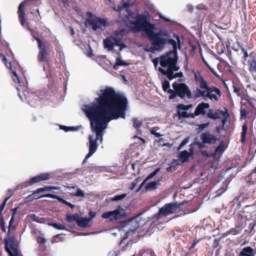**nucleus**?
Segmentation results:
<instances>
[{"label":"nucleus","instance_id":"nucleus-1","mask_svg":"<svg viewBox=\"0 0 256 256\" xmlns=\"http://www.w3.org/2000/svg\"><path fill=\"white\" fill-rule=\"evenodd\" d=\"M97 94L98 97L95 98V102L82 106L90 122L93 132L88 136L89 152L83 164L96 152L99 145L98 142H102L104 131L108 122L112 120L126 118L128 102L125 96L116 94L113 88L108 87L100 90Z\"/></svg>","mask_w":256,"mask_h":256},{"label":"nucleus","instance_id":"nucleus-2","mask_svg":"<svg viewBox=\"0 0 256 256\" xmlns=\"http://www.w3.org/2000/svg\"><path fill=\"white\" fill-rule=\"evenodd\" d=\"M131 30L134 32H144L152 44L148 51L154 52H160L166 46V44L172 45L174 52H177V49L181 48V40L178 35L174 33L173 38H170L168 32L161 30L158 32H154V24L150 23L144 16H139L131 23Z\"/></svg>","mask_w":256,"mask_h":256},{"label":"nucleus","instance_id":"nucleus-3","mask_svg":"<svg viewBox=\"0 0 256 256\" xmlns=\"http://www.w3.org/2000/svg\"><path fill=\"white\" fill-rule=\"evenodd\" d=\"M2 55L1 54V57ZM2 62L6 66L12 70L14 78H12L14 82H17L20 86H16V88L18 92V95L22 102H26L29 103L32 106H34L37 104V101L40 98L36 93H30L28 90L27 82L24 78V79L18 76L16 72L12 68L11 60L9 58L2 56Z\"/></svg>","mask_w":256,"mask_h":256},{"label":"nucleus","instance_id":"nucleus-4","mask_svg":"<svg viewBox=\"0 0 256 256\" xmlns=\"http://www.w3.org/2000/svg\"><path fill=\"white\" fill-rule=\"evenodd\" d=\"M160 64L163 68H166V70L162 68H158V71L163 75L166 76L170 80H172L176 78L183 76L182 72L174 74V72L178 71L180 66H177L178 54L176 52L169 51L165 54L160 56Z\"/></svg>","mask_w":256,"mask_h":256},{"label":"nucleus","instance_id":"nucleus-5","mask_svg":"<svg viewBox=\"0 0 256 256\" xmlns=\"http://www.w3.org/2000/svg\"><path fill=\"white\" fill-rule=\"evenodd\" d=\"M194 80L199 86V88H197L195 91L196 98L202 97L204 100L208 98L212 100L218 101V96H221V92L219 88L214 86H209L199 73L194 74Z\"/></svg>","mask_w":256,"mask_h":256},{"label":"nucleus","instance_id":"nucleus-6","mask_svg":"<svg viewBox=\"0 0 256 256\" xmlns=\"http://www.w3.org/2000/svg\"><path fill=\"white\" fill-rule=\"evenodd\" d=\"M172 86L174 90H168V93L170 94L169 96L170 100L175 98L176 96L183 99H191L192 98L191 92L185 84L175 82L172 84Z\"/></svg>","mask_w":256,"mask_h":256},{"label":"nucleus","instance_id":"nucleus-7","mask_svg":"<svg viewBox=\"0 0 256 256\" xmlns=\"http://www.w3.org/2000/svg\"><path fill=\"white\" fill-rule=\"evenodd\" d=\"M87 16L88 18L86 22L94 31H102L104 29L106 25V20L104 18L93 16L90 12L87 13Z\"/></svg>","mask_w":256,"mask_h":256},{"label":"nucleus","instance_id":"nucleus-8","mask_svg":"<svg viewBox=\"0 0 256 256\" xmlns=\"http://www.w3.org/2000/svg\"><path fill=\"white\" fill-rule=\"evenodd\" d=\"M182 203H168L165 204L162 208H161L158 214H156L153 216L154 220H158L162 216H166L168 214H172L176 212L180 206L182 205Z\"/></svg>","mask_w":256,"mask_h":256},{"label":"nucleus","instance_id":"nucleus-9","mask_svg":"<svg viewBox=\"0 0 256 256\" xmlns=\"http://www.w3.org/2000/svg\"><path fill=\"white\" fill-rule=\"evenodd\" d=\"M40 0H26L20 4L18 12V19L22 26H24L25 24V14L24 10V6L35 7L38 6Z\"/></svg>","mask_w":256,"mask_h":256},{"label":"nucleus","instance_id":"nucleus-10","mask_svg":"<svg viewBox=\"0 0 256 256\" xmlns=\"http://www.w3.org/2000/svg\"><path fill=\"white\" fill-rule=\"evenodd\" d=\"M5 249L10 256H22L19 252L18 244L12 240H6Z\"/></svg>","mask_w":256,"mask_h":256},{"label":"nucleus","instance_id":"nucleus-11","mask_svg":"<svg viewBox=\"0 0 256 256\" xmlns=\"http://www.w3.org/2000/svg\"><path fill=\"white\" fill-rule=\"evenodd\" d=\"M139 224L138 221L134 219L132 220L126 224L122 227V230H119V232H120L122 231H124L125 232L124 238H126L129 234H134Z\"/></svg>","mask_w":256,"mask_h":256},{"label":"nucleus","instance_id":"nucleus-12","mask_svg":"<svg viewBox=\"0 0 256 256\" xmlns=\"http://www.w3.org/2000/svg\"><path fill=\"white\" fill-rule=\"evenodd\" d=\"M34 38L37 41L38 43V47L40 49V51L38 54V61L48 62V54L46 52L45 44L41 41V40L38 38L35 37L34 36Z\"/></svg>","mask_w":256,"mask_h":256},{"label":"nucleus","instance_id":"nucleus-13","mask_svg":"<svg viewBox=\"0 0 256 256\" xmlns=\"http://www.w3.org/2000/svg\"><path fill=\"white\" fill-rule=\"evenodd\" d=\"M49 178L48 174H41L39 175L32 178L28 181L25 182V186H28L34 183H37L43 180H47Z\"/></svg>","mask_w":256,"mask_h":256},{"label":"nucleus","instance_id":"nucleus-14","mask_svg":"<svg viewBox=\"0 0 256 256\" xmlns=\"http://www.w3.org/2000/svg\"><path fill=\"white\" fill-rule=\"evenodd\" d=\"M120 216V210H116L103 213L102 217L104 218L108 219L110 221H113L118 219Z\"/></svg>","mask_w":256,"mask_h":256},{"label":"nucleus","instance_id":"nucleus-15","mask_svg":"<svg viewBox=\"0 0 256 256\" xmlns=\"http://www.w3.org/2000/svg\"><path fill=\"white\" fill-rule=\"evenodd\" d=\"M200 139L204 144H214L217 140L216 138L210 132H203L200 136Z\"/></svg>","mask_w":256,"mask_h":256},{"label":"nucleus","instance_id":"nucleus-16","mask_svg":"<svg viewBox=\"0 0 256 256\" xmlns=\"http://www.w3.org/2000/svg\"><path fill=\"white\" fill-rule=\"evenodd\" d=\"M209 107L210 104L208 103L202 102L201 104H198L196 108L194 113L193 114L194 118L196 116H199L200 114H205V110L209 108Z\"/></svg>","mask_w":256,"mask_h":256},{"label":"nucleus","instance_id":"nucleus-17","mask_svg":"<svg viewBox=\"0 0 256 256\" xmlns=\"http://www.w3.org/2000/svg\"><path fill=\"white\" fill-rule=\"evenodd\" d=\"M134 2V0H122L120 5L118 6V8L116 10H119L120 12L124 10H126L128 13V14L130 16L131 15L130 13L127 10H125V8L133 4Z\"/></svg>","mask_w":256,"mask_h":256},{"label":"nucleus","instance_id":"nucleus-18","mask_svg":"<svg viewBox=\"0 0 256 256\" xmlns=\"http://www.w3.org/2000/svg\"><path fill=\"white\" fill-rule=\"evenodd\" d=\"M255 255L254 249L249 246L244 248L238 254V256H254Z\"/></svg>","mask_w":256,"mask_h":256},{"label":"nucleus","instance_id":"nucleus-19","mask_svg":"<svg viewBox=\"0 0 256 256\" xmlns=\"http://www.w3.org/2000/svg\"><path fill=\"white\" fill-rule=\"evenodd\" d=\"M224 111L222 110H217L216 111H214L210 109L208 112L207 113L206 116L212 120H217L220 118V116Z\"/></svg>","mask_w":256,"mask_h":256},{"label":"nucleus","instance_id":"nucleus-20","mask_svg":"<svg viewBox=\"0 0 256 256\" xmlns=\"http://www.w3.org/2000/svg\"><path fill=\"white\" fill-rule=\"evenodd\" d=\"M192 155V152H189L187 150H184L178 152V160L182 163H184L187 161Z\"/></svg>","mask_w":256,"mask_h":256},{"label":"nucleus","instance_id":"nucleus-21","mask_svg":"<svg viewBox=\"0 0 256 256\" xmlns=\"http://www.w3.org/2000/svg\"><path fill=\"white\" fill-rule=\"evenodd\" d=\"M114 38H108L104 40L103 44L104 48H107L108 50H112L114 46Z\"/></svg>","mask_w":256,"mask_h":256},{"label":"nucleus","instance_id":"nucleus-22","mask_svg":"<svg viewBox=\"0 0 256 256\" xmlns=\"http://www.w3.org/2000/svg\"><path fill=\"white\" fill-rule=\"evenodd\" d=\"M160 179L158 178L157 180H154L150 182L147 183L145 186V188L146 190H156L157 187L160 186Z\"/></svg>","mask_w":256,"mask_h":256},{"label":"nucleus","instance_id":"nucleus-23","mask_svg":"<svg viewBox=\"0 0 256 256\" xmlns=\"http://www.w3.org/2000/svg\"><path fill=\"white\" fill-rule=\"evenodd\" d=\"M226 149V147L224 146V142H221L219 146L215 149L214 152H213L214 157L216 156H221Z\"/></svg>","mask_w":256,"mask_h":256},{"label":"nucleus","instance_id":"nucleus-24","mask_svg":"<svg viewBox=\"0 0 256 256\" xmlns=\"http://www.w3.org/2000/svg\"><path fill=\"white\" fill-rule=\"evenodd\" d=\"M176 116H178V119L182 118H194V116L192 113H188L185 110H180L177 109Z\"/></svg>","mask_w":256,"mask_h":256},{"label":"nucleus","instance_id":"nucleus-25","mask_svg":"<svg viewBox=\"0 0 256 256\" xmlns=\"http://www.w3.org/2000/svg\"><path fill=\"white\" fill-rule=\"evenodd\" d=\"M160 170V168H157L155 170H154L152 172H151L149 175H148L146 178H145V180L141 183L140 186H139L138 188L136 190V192H138L142 188L144 184L146 183V182L148 180L152 178Z\"/></svg>","mask_w":256,"mask_h":256},{"label":"nucleus","instance_id":"nucleus-26","mask_svg":"<svg viewBox=\"0 0 256 256\" xmlns=\"http://www.w3.org/2000/svg\"><path fill=\"white\" fill-rule=\"evenodd\" d=\"M90 221V218H84L80 216L76 223L81 228H86L88 226Z\"/></svg>","mask_w":256,"mask_h":256},{"label":"nucleus","instance_id":"nucleus-27","mask_svg":"<svg viewBox=\"0 0 256 256\" xmlns=\"http://www.w3.org/2000/svg\"><path fill=\"white\" fill-rule=\"evenodd\" d=\"M246 181L250 184H256V167L246 177Z\"/></svg>","mask_w":256,"mask_h":256},{"label":"nucleus","instance_id":"nucleus-28","mask_svg":"<svg viewBox=\"0 0 256 256\" xmlns=\"http://www.w3.org/2000/svg\"><path fill=\"white\" fill-rule=\"evenodd\" d=\"M128 65V64L122 60L120 57H117L115 64L113 66V68L114 70H116L118 68V67L119 66H126Z\"/></svg>","mask_w":256,"mask_h":256},{"label":"nucleus","instance_id":"nucleus-29","mask_svg":"<svg viewBox=\"0 0 256 256\" xmlns=\"http://www.w3.org/2000/svg\"><path fill=\"white\" fill-rule=\"evenodd\" d=\"M60 188L56 186H46L44 188H39L35 191L36 193L42 192L46 191H52L53 190H59Z\"/></svg>","mask_w":256,"mask_h":256},{"label":"nucleus","instance_id":"nucleus-30","mask_svg":"<svg viewBox=\"0 0 256 256\" xmlns=\"http://www.w3.org/2000/svg\"><path fill=\"white\" fill-rule=\"evenodd\" d=\"M248 129L247 124L246 122L242 126V132L241 133V138L240 140L242 143H244L245 142V138L247 134Z\"/></svg>","mask_w":256,"mask_h":256},{"label":"nucleus","instance_id":"nucleus-31","mask_svg":"<svg viewBox=\"0 0 256 256\" xmlns=\"http://www.w3.org/2000/svg\"><path fill=\"white\" fill-rule=\"evenodd\" d=\"M114 44L120 47V50L121 51L123 48L126 47V46L124 44L122 40L118 37L117 38H114Z\"/></svg>","mask_w":256,"mask_h":256},{"label":"nucleus","instance_id":"nucleus-32","mask_svg":"<svg viewBox=\"0 0 256 256\" xmlns=\"http://www.w3.org/2000/svg\"><path fill=\"white\" fill-rule=\"evenodd\" d=\"M242 230V227L240 226H236L235 228H230L228 230V234H232V235H236L240 234Z\"/></svg>","mask_w":256,"mask_h":256},{"label":"nucleus","instance_id":"nucleus-33","mask_svg":"<svg viewBox=\"0 0 256 256\" xmlns=\"http://www.w3.org/2000/svg\"><path fill=\"white\" fill-rule=\"evenodd\" d=\"M60 130H64L66 132L72 131H77L79 129V126H60Z\"/></svg>","mask_w":256,"mask_h":256},{"label":"nucleus","instance_id":"nucleus-34","mask_svg":"<svg viewBox=\"0 0 256 256\" xmlns=\"http://www.w3.org/2000/svg\"><path fill=\"white\" fill-rule=\"evenodd\" d=\"M79 217L80 216L78 214H75L72 215L66 214V220L70 222L73 221H76L77 222Z\"/></svg>","mask_w":256,"mask_h":256},{"label":"nucleus","instance_id":"nucleus-35","mask_svg":"<svg viewBox=\"0 0 256 256\" xmlns=\"http://www.w3.org/2000/svg\"><path fill=\"white\" fill-rule=\"evenodd\" d=\"M133 126L136 128L137 130H140V128L142 125V122L140 120H138V118H134L132 119Z\"/></svg>","mask_w":256,"mask_h":256},{"label":"nucleus","instance_id":"nucleus-36","mask_svg":"<svg viewBox=\"0 0 256 256\" xmlns=\"http://www.w3.org/2000/svg\"><path fill=\"white\" fill-rule=\"evenodd\" d=\"M249 71L250 72H256V59L253 58L250 62Z\"/></svg>","mask_w":256,"mask_h":256},{"label":"nucleus","instance_id":"nucleus-37","mask_svg":"<svg viewBox=\"0 0 256 256\" xmlns=\"http://www.w3.org/2000/svg\"><path fill=\"white\" fill-rule=\"evenodd\" d=\"M192 107V104L184 105V104H179L177 106L176 108L178 110H187Z\"/></svg>","mask_w":256,"mask_h":256},{"label":"nucleus","instance_id":"nucleus-38","mask_svg":"<svg viewBox=\"0 0 256 256\" xmlns=\"http://www.w3.org/2000/svg\"><path fill=\"white\" fill-rule=\"evenodd\" d=\"M50 226H52L54 228L58 230H66V227L63 224L60 223H51L49 224Z\"/></svg>","mask_w":256,"mask_h":256},{"label":"nucleus","instance_id":"nucleus-39","mask_svg":"<svg viewBox=\"0 0 256 256\" xmlns=\"http://www.w3.org/2000/svg\"><path fill=\"white\" fill-rule=\"evenodd\" d=\"M8 192H10V194L6 198H4V202L1 204V212L2 211V210H4V208L5 207V206L6 205V202L10 198L13 194V193L10 190H8Z\"/></svg>","mask_w":256,"mask_h":256},{"label":"nucleus","instance_id":"nucleus-40","mask_svg":"<svg viewBox=\"0 0 256 256\" xmlns=\"http://www.w3.org/2000/svg\"><path fill=\"white\" fill-rule=\"evenodd\" d=\"M162 87L163 90L164 92H168V90H170V84L168 80H164L162 82Z\"/></svg>","mask_w":256,"mask_h":256},{"label":"nucleus","instance_id":"nucleus-41","mask_svg":"<svg viewBox=\"0 0 256 256\" xmlns=\"http://www.w3.org/2000/svg\"><path fill=\"white\" fill-rule=\"evenodd\" d=\"M71 195L76 197L82 198H84L85 196L84 192L79 188H77L76 192L75 194H72Z\"/></svg>","mask_w":256,"mask_h":256},{"label":"nucleus","instance_id":"nucleus-42","mask_svg":"<svg viewBox=\"0 0 256 256\" xmlns=\"http://www.w3.org/2000/svg\"><path fill=\"white\" fill-rule=\"evenodd\" d=\"M222 116L224 117V118L222 120V124H224L228 119L229 118V114L226 108H224V111L222 114Z\"/></svg>","mask_w":256,"mask_h":256},{"label":"nucleus","instance_id":"nucleus-43","mask_svg":"<svg viewBox=\"0 0 256 256\" xmlns=\"http://www.w3.org/2000/svg\"><path fill=\"white\" fill-rule=\"evenodd\" d=\"M126 196V194H122L120 195H118L111 198L112 201H119L125 198Z\"/></svg>","mask_w":256,"mask_h":256},{"label":"nucleus","instance_id":"nucleus-44","mask_svg":"<svg viewBox=\"0 0 256 256\" xmlns=\"http://www.w3.org/2000/svg\"><path fill=\"white\" fill-rule=\"evenodd\" d=\"M127 33L126 30L124 29L118 30L115 32V34L118 36H124Z\"/></svg>","mask_w":256,"mask_h":256},{"label":"nucleus","instance_id":"nucleus-45","mask_svg":"<svg viewBox=\"0 0 256 256\" xmlns=\"http://www.w3.org/2000/svg\"><path fill=\"white\" fill-rule=\"evenodd\" d=\"M201 153L204 156H206L207 158H210V157H214V154L213 152H208L206 150H202V151Z\"/></svg>","mask_w":256,"mask_h":256},{"label":"nucleus","instance_id":"nucleus-46","mask_svg":"<svg viewBox=\"0 0 256 256\" xmlns=\"http://www.w3.org/2000/svg\"><path fill=\"white\" fill-rule=\"evenodd\" d=\"M209 125V123H205V124H202L200 125H198V132H200L204 128L208 127Z\"/></svg>","mask_w":256,"mask_h":256},{"label":"nucleus","instance_id":"nucleus-47","mask_svg":"<svg viewBox=\"0 0 256 256\" xmlns=\"http://www.w3.org/2000/svg\"><path fill=\"white\" fill-rule=\"evenodd\" d=\"M57 196H56V195H54V194H46L42 196L40 198H52L53 199H56Z\"/></svg>","mask_w":256,"mask_h":256},{"label":"nucleus","instance_id":"nucleus-48","mask_svg":"<svg viewBox=\"0 0 256 256\" xmlns=\"http://www.w3.org/2000/svg\"><path fill=\"white\" fill-rule=\"evenodd\" d=\"M222 190L220 189H219L218 190V191H220V193L221 194V193H223L224 192L226 189H227V188H228V184H227V182H224L223 184H222Z\"/></svg>","mask_w":256,"mask_h":256},{"label":"nucleus","instance_id":"nucleus-49","mask_svg":"<svg viewBox=\"0 0 256 256\" xmlns=\"http://www.w3.org/2000/svg\"><path fill=\"white\" fill-rule=\"evenodd\" d=\"M14 220V215L12 216V218H10V220L9 222V226H8V232H10V230L12 228L14 229V226H12V224L13 222V221Z\"/></svg>","mask_w":256,"mask_h":256},{"label":"nucleus","instance_id":"nucleus-50","mask_svg":"<svg viewBox=\"0 0 256 256\" xmlns=\"http://www.w3.org/2000/svg\"><path fill=\"white\" fill-rule=\"evenodd\" d=\"M240 50L244 52V60H246V58L248 57V52H246V50H244V48L242 46H241L240 48Z\"/></svg>","mask_w":256,"mask_h":256},{"label":"nucleus","instance_id":"nucleus-51","mask_svg":"<svg viewBox=\"0 0 256 256\" xmlns=\"http://www.w3.org/2000/svg\"><path fill=\"white\" fill-rule=\"evenodd\" d=\"M46 240V239L43 237L39 236L37 238V242L40 244H44Z\"/></svg>","mask_w":256,"mask_h":256},{"label":"nucleus","instance_id":"nucleus-52","mask_svg":"<svg viewBox=\"0 0 256 256\" xmlns=\"http://www.w3.org/2000/svg\"><path fill=\"white\" fill-rule=\"evenodd\" d=\"M150 132L151 134L154 135L156 137H157V138H159V137H160V136H162L161 134H160L158 132H156L154 130H150Z\"/></svg>","mask_w":256,"mask_h":256},{"label":"nucleus","instance_id":"nucleus-53","mask_svg":"<svg viewBox=\"0 0 256 256\" xmlns=\"http://www.w3.org/2000/svg\"><path fill=\"white\" fill-rule=\"evenodd\" d=\"M158 16H159V18H160L162 19L165 22H169L172 21L170 19L168 18H166L165 16H163L162 14L160 12L158 13Z\"/></svg>","mask_w":256,"mask_h":256},{"label":"nucleus","instance_id":"nucleus-54","mask_svg":"<svg viewBox=\"0 0 256 256\" xmlns=\"http://www.w3.org/2000/svg\"><path fill=\"white\" fill-rule=\"evenodd\" d=\"M160 56L156 58L153 60V62L155 66H156L158 63L160 64Z\"/></svg>","mask_w":256,"mask_h":256},{"label":"nucleus","instance_id":"nucleus-55","mask_svg":"<svg viewBox=\"0 0 256 256\" xmlns=\"http://www.w3.org/2000/svg\"><path fill=\"white\" fill-rule=\"evenodd\" d=\"M188 142V140L186 139H184L179 146L178 150H179L182 148L187 144Z\"/></svg>","mask_w":256,"mask_h":256},{"label":"nucleus","instance_id":"nucleus-56","mask_svg":"<svg viewBox=\"0 0 256 256\" xmlns=\"http://www.w3.org/2000/svg\"><path fill=\"white\" fill-rule=\"evenodd\" d=\"M56 200H57L59 202H60L62 204H66V205L68 202L67 201H66V200H64V199L61 198L60 197L58 196H57V198Z\"/></svg>","mask_w":256,"mask_h":256},{"label":"nucleus","instance_id":"nucleus-57","mask_svg":"<svg viewBox=\"0 0 256 256\" xmlns=\"http://www.w3.org/2000/svg\"><path fill=\"white\" fill-rule=\"evenodd\" d=\"M96 216V212L92 211H90L89 212V216L90 220Z\"/></svg>","mask_w":256,"mask_h":256},{"label":"nucleus","instance_id":"nucleus-58","mask_svg":"<svg viewBox=\"0 0 256 256\" xmlns=\"http://www.w3.org/2000/svg\"><path fill=\"white\" fill-rule=\"evenodd\" d=\"M186 8L188 12H192L193 10L194 7L192 4H188L186 6Z\"/></svg>","mask_w":256,"mask_h":256},{"label":"nucleus","instance_id":"nucleus-59","mask_svg":"<svg viewBox=\"0 0 256 256\" xmlns=\"http://www.w3.org/2000/svg\"><path fill=\"white\" fill-rule=\"evenodd\" d=\"M136 184H137V182H136L134 181L133 182H132V184H131L130 187V190H133L136 188Z\"/></svg>","mask_w":256,"mask_h":256},{"label":"nucleus","instance_id":"nucleus-60","mask_svg":"<svg viewBox=\"0 0 256 256\" xmlns=\"http://www.w3.org/2000/svg\"><path fill=\"white\" fill-rule=\"evenodd\" d=\"M77 186L76 184H74V185H72V186H66V188H68V190H71V189H75L76 188H77Z\"/></svg>","mask_w":256,"mask_h":256},{"label":"nucleus","instance_id":"nucleus-61","mask_svg":"<svg viewBox=\"0 0 256 256\" xmlns=\"http://www.w3.org/2000/svg\"><path fill=\"white\" fill-rule=\"evenodd\" d=\"M0 224H1V230H2V231H4V232H6V229L4 227V222L2 218H1Z\"/></svg>","mask_w":256,"mask_h":256},{"label":"nucleus","instance_id":"nucleus-62","mask_svg":"<svg viewBox=\"0 0 256 256\" xmlns=\"http://www.w3.org/2000/svg\"><path fill=\"white\" fill-rule=\"evenodd\" d=\"M233 88H234V92L235 93L237 94L239 92L240 89L238 88H236V86L234 85H233Z\"/></svg>","mask_w":256,"mask_h":256},{"label":"nucleus","instance_id":"nucleus-63","mask_svg":"<svg viewBox=\"0 0 256 256\" xmlns=\"http://www.w3.org/2000/svg\"><path fill=\"white\" fill-rule=\"evenodd\" d=\"M198 241H194V242L192 244L191 246H190V249H192V248H194L195 246L196 245V244L198 243Z\"/></svg>","mask_w":256,"mask_h":256},{"label":"nucleus","instance_id":"nucleus-64","mask_svg":"<svg viewBox=\"0 0 256 256\" xmlns=\"http://www.w3.org/2000/svg\"><path fill=\"white\" fill-rule=\"evenodd\" d=\"M66 205L69 206L71 208H73L74 206V205H73L71 203H70L68 202L66 204Z\"/></svg>","mask_w":256,"mask_h":256}]
</instances>
